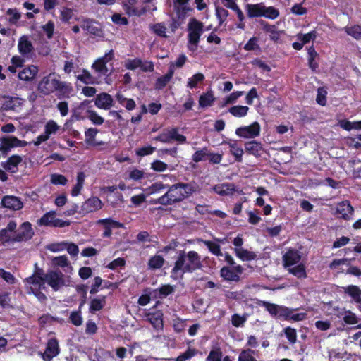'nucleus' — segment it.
Instances as JSON below:
<instances>
[{"label":"nucleus","instance_id":"f8f14e48","mask_svg":"<svg viewBox=\"0 0 361 361\" xmlns=\"http://www.w3.org/2000/svg\"><path fill=\"white\" fill-rule=\"evenodd\" d=\"M63 274L61 271H51L46 274V281L54 291H58L64 286Z\"/></svg>","mask_w":361,"mask_h":361},{"label":"nucleus","instance_id":"603ef678","mask_svg":"<svg viewBox=\"0 0 361 361\" xmlns=\"http://www.w3.org/2000/svg\"><path fill=\"white\" fill-rule=\"evenodd\" d=\"M99 130L97 128H90L85 132V142L87 145L95 146L94 139Z\"/></svg>","mask_w":361,"mask_h":361},{"label":"nucleus","instance_id":"5fc2aeb1","mask_svg":"<svg viewBox=\"0 0 361 361\" xmlns=\"http://www.w3.org/2000/svg\"><path fill=\"white\" fill-rule=\"evenodd\" d=\"M264 15H263V17L271 20L277 18L280 14L279 11L274 6L266 7L264 5Z\"/></svg>","mask_w":361,"mask_h":361},{"label":"nucleus","instance_id":"6e6552de","mask_svg":"<svg viewBox=\"0 0 361 361\" xmlns=\"http://www.w3.org/2000/svg\"><path fill=\"white\" fill-rule=\"evenodd\" d=\"M261 127L255 121L249 126H240L235 130V134L244 139H254L260 135Z\"/></svg>","mask_w":361,"mask_h":361},{"label":"nucleus","instance_id":"c03bdc74","mask_svg":"<svg viewBox=\"0 0 361 361\" xmlns=\"http://www.w3.org/2000/svg\"><path fill=\"white\" fill-rule=\"evenodd\" d=\"M288 271L298 279H305L307 277L305 267L303 264H299L288 269Z\"/></svg>","mask_w":361,"mask_h":361},{"label":"nucleus","instance_id":"2eb2a0df","mask_svg":"<svg viewBox=\"0 0 361 361\" xmlns=\"http://www.w3.org/2000/svg\"><path fill=\"white\" fill-rule=\"evenodd\" d=\"M245 151L256 158H259L262 153L265 152L262 143L255 140L245 142Z\"/></svg>","mask_w":361,"mask_h":361},{"label":"nucleus","instance_id":"f3484780","mask_svg":"<svg viewBox=\"0 0 361 361\" xmlns=\"http://www.w3.org/2000/svg\"><path fill=\"white\" fill-rule=\"evenodd\" d=\"M354 212V209L348 200L339 202L336 209V212L340 214V217L344 220H349Z\"/></svg>","mask_w":361,"mask_h":361},{"label":"nucleus","instance_id":"f704fd0d","mask_svg":"<svg viewBox=\"0 0 361 361\" xmlns=\"http://www.w3.org/2000/svg\"><path fill=\"white\" fill-rule=\"evenodd\" d=\"M214 101L215 98L214 97L213 92L212 90L207 91L206 93H204L200 96L199 105L202 108L211 106Z\"/></svg>","mask_w":361,"mask_h":361},{"label":"nucleus","instance_id":"5701e85b","mask_svg":"<svg viewBox=\"0 0 361 361\" xmlns=\"http://www.w3.org/2000/svg\"><path fill=\"white\" fill-rule=\"evenodd\" d=\"M284 267L286 268L296 264L301 259L300 252L294 249L288 250L283 257Z\"/></svg>","mask_w":361,"mask_h":361},{"label":"nucleus","instance_id":"49530a36","mask_svg":"<svg viewBox=\"0 0 361 361\" xmlns=\"http://www.w3.org/2000/svg\"><path fill=\"white\" fill-rule=\"evenodd\" d=\"M97 223L102 224L104 227L110 228H123V224L118 221L114 220L111 218H106L98 220Z\"/></svg>","mask_w":361,"mask_h":361},{"label":"nucleus","instance_id":"a878e982","mask_svg":"<svg viewBox=\"0 0 361 361\" xmlns=\"http://www.w3.org/2000/svg\"><path fill=\"white\" fill-rule=\"evenodd\" d=\"M23 99L17 97H4V102L2 104V109L5 111H15L18 107L23 105Z\"/></svg>","mask_w":361,"mask_h":361},{"label":"nucleus","instance_id":"0e129e2a","mask_svg":"<svg viewBox=\"0 0 361 361\" xmlns=\"http://www.w3.org/2000/svg\"><path fill=\"white\" fill-rule=\"evenodd\" d=\"M52 264L59 267H66L69 264L68 257L66 255L55 257L52 259Z\"/></svg>","mask_w":361,"mask_h":361},{"label":"nucleus","instance_id":"7c9ffc66","mask_svg":"<svg viewBox=\"0 0 361 361\" xmlns=\"http://www.w3.org/2000/svg\"><path fill=\"white\" fill-rule=\"evenodd\" d=\"M233 252L236 257L242 261H252L257 258V254L255 252L244 248L235 247Z\"/></svg>","mask_w":361,"mask_h":361},{"label":"nucleus","instance_id":"13d9d810","mask_svg":"<svg viewBox=\"0 0 361 361\" xmlns=\"http://www.w3.org/2000/svg\"><path fill=\"white\" fill-rule=\"evenodd\" d=\"M151 30L159 37L166 38V27L162 23H158L151 26Z\"/></svg>","mask_w":361,"mask_h":361},{"label":"nucleus","instance_id":"e2e57ef3","mask_svg":"<svg viewBox=\"0 0 361 361\" xmlns=\"http://www.w3.org/2000/svg\"><path fill=\"white\" fill-rule=\"evenodd\" d=\"M68 182L65 176L58 173H54L51 176V183L56 185H65Z\"/></svg>","mask_w":361,"mask_h":361},{"label":"nucleus","instance_id":"f257e3e1","mask_svg":"<svg viewBox=\"0 0 361 361\" xmlns=\"http://www.w3.org/2000/svg\"><path fill=\"white\" fill-rule=\"evenodd\" d=\"M202 267L201 257L196 251H189L186 253L184 250H181L171 269V277L174 280L182 279L184 274L192 273L201 269Z\"/></svg>","mask_w":361,"mask_h":361},{"label":"nucleus","instance_id":"4d7b16f0","mask_svg":"<svg viewBox=\"0 0 361 361\" xmlns=\"http://www.w3.org/2000/svg\"><path fill=\"white\" fill-rule=\"evenodd\" d=\"M69 321L71 324L76 326H79L82 324L83 319L81 315L80 308L79 310L73 311L69 317Z\"/></svg>","mask_w":361,"mask_h":361},{"label":"nucleus","instance_id":"b1692460","mask_svg":"<svg viewBox=\"0 0 361 361\" xmlns=\"http://www.w3.org/2000/svg\"><path fill=\"white\" fill-rule=\"evenodd\" d=\"M1 204L4 207L13 210H20L23 207V204L20 198L15 196H4L2 198Z\"/></svg>","mask_w":361,"mask_h":361},{"label":"nucleus","instance_id":"8fccbe9b","mask_svg":"<svg viewBox=\"0 0 361 361\" xmlns=\"http://www.w3.org/2000/svg\"><path fill=\"white\" fill-rule=\"evenodd\" d=\"M209 150L207 147H204L199 150H197L192 156V160L195 163L204 161L208 157Z\"/></svg>","mask_w":361,"mask_h":361},{"label":"nucleus","instance_id":"de8ad7c7","mask_svg":"<svg viewBox=\"0 0 361 361\" xmlns=\"http://www.w3.org/2000/svg\"><path fill=\"white\" fill-rule=\"evenodd\" d=\"M164 259L161 255H154L148 261V267L149 269H158L163 267Z\"/></svg>","mask_w":361,"mask_h":361},{"label":"nucleus","instance_id":"412c9836","mask_svg":"<svg viewBox=\"0 0 361 361\" xmlns=\"http://www.w3.org/2000/svg\"><path fill=\"white\" fill-rule=\"evenodd\" d=\"M45 276L46 274L44 273L43 269H37L31 276L26 279V281L35 287L41 288L46 282Z\"/></svg>","mask_w":361,"mask_h":361},{"label":"nucleus","instance_id":"774afa93","mask_svg":"<svg viewBox=\"0 0 361 361\" xmlns=\"http://www.w3.org/2000/svg\"><path fill=\"white\" fill-rule=\"evenodd\" d=\"M59 128V126L57 123L53 121H49L45 125V131L44 133L50 137V135L55 133Z\"/></svg>","mask_w":361,"mask_h":361},{"label":"nucleus","instance_id":"393cba45","mask_svg":"<svg viewBox=\"0 0 361 361\" xmlns=\"http://www.w3.org/2000/svg\"><path fill=\"white\" fill-rule=\"evenodd\" d=\"M213 190L221 196L232 195L236 190L235 185L231 183L216 184L213 187Z\"/></svg>","mask_w":361,"mask_h":361},{"label":"nucleus","instance_id":"39448f33","mask_svg":"<svg viewBox=\"0 0 361 361\" xmlns=\"http://www.w3.org/2000/svg\"><path fill=\"white\" fill-rule=\"evenodd\" d=\"M37 224L39 226L63 228L69 226L71 225V221L69 220H63L56 218V212L51 210L46 212L40 219H39Z\"/></svg>","mask_w":361,"mask_h":361},{"label":"nucleus","instance_id":"2f4dec72","mask_svg":"<svg viewBox=\"0 0 361 361\" xmlns=\"http://www.w3.org/2000/svg\"><path fill=\"white\" fill-rule=\"evenodd\" d=\"M344 293L348 295L356 303L361 300V289L355 285H349L345 287H343Z\"/></svg>","mask_w":361,"mask_h":361},{"label":"nucleus","instance_id":"58836bf2","mask_svg":"<svg viewBox=\"0 0 361 361\" xmlns=\"http://www.w3.org/2000/svg\"><path fill=\"white\" fill-rule=\"evenodd\" d=\"M189 0H174V8L176 12L180 15L185 16L190 8L187 6Z\"/></svg>","mask_w":361,"mask_h":361},{"label":"nucleus","instance_id":"79ce46f5","mask_svg":"<svg viewBox=\"0 0 361 361\" xmlns=\"http://www.w3.org/2000/svg\"><path fill=\"white\" fill-rule=\"evenodd\" d=\"M249 107L247 106H233L229 108L228 112L235 117H243L247 114Z\"/></svg>","mask_w":361,"mask_h":361},{"label":"nucleus","instance_id":"4468645a","mask_svg":"<svg viewBox=\"0 0 361 361\" xmlns=\"http://www.w3.org/2000/svg\"><path fill=\"white\" fill-rule=\"evenodd\" d=\"M103 203L101 200L97 197H92L85 200L82 206L80 214H85L90 212H94L101 209L103 207Z\"/></svg>","mask_w":361,"mask_h":361},{"label":"nucleus","instance_id":"69168bd1","mask_svg":"<svg viewBox=\"0 0 361 361\" xmlns=\"http://www.w3.org/2000/svg\"><path fill=\"white\" fill-rule=\"evenodd\" d=\"M228 13V11L226 8L221 6L216 7V15L219 21V25H221L226 20Z\"/></svg>","mask_w":361,"mask_h":361},{"label":"nucleus","instance_id":"20e7f679","mask_svg":"<svg viewBox=\"0 0 361 361\" xmlns=\"http://www.w3.org/2000/svg\"><path fill=\"white\" fill-rule=\"evenodd\" d=\"M204 24L195 18H191L188 23V47L190 50H196L202 35L204 33Z\"/></svg>","mask_w":361,"mask_h":361},{"label":"nucleus","instance_id":"bf43d9fd","mask_svg":"<svg viewBox=\"0 0 361 361\" xmlns=\"http://www.w3.org/2000/svg\"><path fill=\"white\" fill-rule=\"evenodd\" d=\"M223 357V353L220 348L212 350L205 361H221Z\"/></svg>","mask_w":361,"mask_h":361},{"label":"nucleus","instance_id":"ea45409f","mask_svg":"<svg viewBox=\"0 0 361 361\" xmlns=\"http://www.w3.org/2000/svg\"><path fill=\"white\" fill-rule=\"evenodd\" d=\"M77 80L82 82L85 85H93L97 83L96 78L91 75V73L87 70L83 68L82 73L76 76Z\"/></svg>","mask_w":361,"mask_h":361},{"label":"nucleus","instance_id":"09e8293b","mask_svg":"<svg viewBox=\"0 0 361 361\" xmlns=\"http://www.w3.org/2000/svg\"><path fill=\"white\" fill-rule=\"evenodd\" d=\"M58 319L51 316L50 314H43L38 319V324L41 328H45L47 326L52 325L53 322Z\"/></svg>","mask_w":361,"mask_h":361},{"label":"nucleus","instance_id":"052dcab7","mask_svg":"<svg viewBox=\"0 0 361 361\" xmlns=\"http://www.w3.org/2000/svg\"><path fill=\"white\" fill-rule=\"evenodd\" d=\"M87 114L88 118L94 125L100 126L104 121V119L102 116H100L95 111L88 110Z\"/></svg>","mask_w":361,"mask_h":361},{"label":"nucleus","instance_id":"cd10ccee","mask_svg":"<svg viewBox=\"0 0 361 361\" xmlns=\"http://www.w3.org/2000/svg\"><path fill=\"white\" fill-rule=\"evenodd\" d=\"M38 72V68L35 66H31L23 68L18 73V78L24 81L32 80Z\"/></svg>","mask_w":361,"mask_h":361},{"label":"nucleus","instance_id":"0eeeda50","mask_svg":"<svg viewBox=\"0 0 361 361\" xmlns=\"http://www.w3.org/2000/svg\"><path fill=\"white\" fill-rule=\"evenodd\" d=\"M59 340L56 337L49 338L46 343L45 350L39 355L44 361H51L60 353Z\"/></svg>","mask_w":361,"mask_h":361},{"label":"nucleus","instance_id":"423d86ee","mask_svg":"<svg viewBox=\"0 0 361 361\" xmlns=\"http://www.w3.org/2000/svg\"><path fill=\"white\" fill-rule=\"evenodd\" d=\"M60 75L56 73H50L44 76L38 83V91L44 96L54 93Z\"/></svg>","mask_w":361,"mask_h":361},{"label":"nucleus","instance_id":"a211bd4d","mask_svg":"<svg viewBox=\"0 0 361 361\" xmlns=\"http://www.w3.org/2000/svg\"><path fill=\"white\" fill-rule=\"evenodd\" d=\"M18 49L19 53L24 56H27L32 53L34 51V47L32 42L29 40L28 36L23 35L19 38Z\"/></svg>","mask_w":361,"mask_h":361},{"label":"nucleus","instance_id":"6ab92c4d","mask_svg":"<svg viewBox=\"0 0 361 361\" xmlns=\"http://www.w3.org/2000/svg\"><path fill=\"white\" fill-rule=\"evenodd\" d=\"M22 161L20 156L14 154L8 157L6 161L1 162V165L6 171L14 173L17 172L18 166Z\"/></svg>","mask_w":361,"mask_h":361},{"label":"nucleus","instance_id":"6e6d98bb","mask_svg":"<svg viewBox=\"0 0 361 361\" xmlns=\"http://www.w3.org/2000/svg\"><path fill=\"white\" fill-rule=\"evenodd\" d=\"M6 15L11 16L8 22L11 25H17L18 21L21 18L20 13L16 8H8L6 11Z\"/></svg>","mask_w":361,"mask_h":361},{"label":"nucleus","instance_id":"338daca9","mask_svg":"<svg viewBox=\"0 0 361 361\" xmlns=\"http://www.w3.org/2000/svg\"><path fill=\"white\" fill-rule=\"evenodd\" d=\"M257 42H258V38L256 37H252L244 45L243 49L245 51H254L256 49H259V46L257 44Z\"/></svg>","mask_w":361,"mask_h":361},{"label":"nucleus","instance_id":"a19ab883","mask_svg":"<svg viewBox=\"0 0 361 361\" xmlns=\"http://www.w3.org/2000/svg\"><path fill=\"white\" fill-rule=\"evenodd\" d=\"M199 350L195 348H188V349L183 353L180 354L175 360V361H188L193 357L196 356Z\"/></svg>","mask_w":361,"mask_h":361},{"label":"nucleus","instance_id":"bb28decb","mask_svg":"<svg viewBox=\"0 0 361 361\" xmlns=\"http://www.w3.org/2000/svg\"><path fill=\"white\" fill-rule=\"evenodd\" d=\"M220 276L227 281L238 282L240 280V276L234 271L233 269L227 266L220 269Z\"/></svg>","mask_w":361,"mask_h":361},{"label":"nucleus","instance_id":"3c124183","mask_svg":"<svg viewBox=\"0 0 361 361\" xmlns=\"http://www.w3.org/2000/svg\"><path fill=\"white\" fill-rule=\"evenodd\" d=\"M204 74L197 73L193 75L191 78H188L187 86L190 89H194L197 87L199 82L204 80Z\"/></svg>","mask_w":361,"mask_h":361},{"label":"nucleus","instance_id":"4be33fe9","mask_svg":"<svg viewBox=\"0 0 361 361\" xmlns=\"http://www.w3.org/2000/svg\"><path fill=\"white\" fill-rule=\"evenodd\" d=\"M247 16L250 18L263 17L264 13V4H247L245 6Z\"/></svg>","mask_w":361,"mask_h":361},{"label":"nucleus","instance_id":"72a5a7b5","mask_svg":"<svg viewBox=\"0 0 361 361\" xmlns=\"http://www.w3.org/2000/svg\"><path fill=\"white\" fill-rule=\"evenodd\" d=\"M106 297L105 295H100L99 298L91 300L89 307L90 312L95 313L102 310L106 305Z\"/></svg>","mask_w":361,"mask_h":361},{"label":"nucleus","instance_id":"e433bc0d","mask_svg":"<svg viewBox=\"0 0 361 361\" xmlns=\"http://www.w3.org/2000/svg\"><path fill=\"white\" fill-rule=\"evenodd\" d=\"M175 291V286L170 284H164L154 290L156 296L159 298H166Z\"/></svg>","mask_w":361,"mask_h":361},{"label":"nucleus","instance_id":"37998d69","mask_svg":"<svg viewBox=\"0 0 361 361\" xmlns=\"http://www.w3.org/2000/svg\"><path fill=\"white\" fill-rule=\"evenodd\" d=\"M92 68L102 75H108L109 69L103 59H97L92 65Z\"/></svg>","mask_w":361,"mask_h":361},{"label":"nucleus","instance_id":"680f3d73","mask_svg":"<svg viewBox=\"0 0 361 361\" xmlns=\"http://www.w3.org/2000/svg\"><path fill=\"white\" fill-rule=\"evenodd\" d=\"M169 133L171 141L175 140L180 143H184L186 142V137L178 133V128H172L171 130H169Z\"/></svg>","mask_w":361,"mask_h":361},{"label":"nucleus","instance_id":"864d4df0","mask_svg":"<svg viewBox=\"0 0 361 361\" xmlns=\"http://www.w3.org/2000/svg\"><path fill=\"white\" fill-rule=\"evenodd\" d=\"M345 32L352 36L355 39H361V26L359 25H355L350 27H345Z\"/></svg>","mask_w":361,"mask_h":361},{"label":"nucleus","instance_id":"4c0bfd02","mask_svg":"<svg viewBox=\"0 0 361 361\" xmlns=\"http://www.w3.org/2000/svg\"><path fill=\"white\" fill-rule=\"evenodd\" d=\"M228 145L230 147V153L234 157L235 161L239 163L242 162L243 155L244 154L243 148L239 147L235 142L228 143Z\"/></svg>","mask_w":361,"mask_h":361},{"label":"nucleus","instance_id":"9b49d317","mask_svg":"<svg viewBox=\"0 0 361 361\" xmlns=\"http://www.w3.org/2000/svg\"><path fill=\"white\" fill-rule=\"evenodd\" d=\"M147 321L152 325L156 330H162L164 328L163 317L164 314L161 310H157L155 307H152L145 314Z\"/></svg>","mask_w":361,"mask_h":361},{"label":"nucleus","instance_id":"f03ea898","mask_svg":"<svg viewBox=\"0 0 361 361\" xmlns=\"http://www.w3.org/2000/svg\"><path fill=\"white\" fill-rule=\"evenodd\" d=\"M167 191L164 195L168 206L179 203L191 196L197 190L195 183H177L171 185L168 184Z\"/></svg>","mask_w":361,"mask_h":361},{"label":"nucleus","instance_id":"473e14b6","mask_svg":"<svg viewBox=\"0 0 361 361\" xmlns=\"http://www.w3.org/2000/svg\"><path fill=\"white\" fill-rule=\"evenodd\" d=\"M1 142L0 151L4 157H6L8 154L11 148L17 147L14 142V136L3 137Z\"/></svg>","mask_w":361,"mask_h":361},{"label":"nucleus","instance_id":"c9c22d12","mask_svg":"<svg viewBox=\"0 0 361 361\" xmlns=\"http://www.w3.org/2000/svg\"><path fill=\"white\" fill-rule=\"evenodd\" d=\"M108 202L113 208H120L123 207L124 198L120 192H116L112 194L108 199Z\"/></svg>","mask_w":361,"mask_h":361},{"label":"nucleus","instance_id":"1a4fd4ad","mask_svg":"<svg viewBox=\"0 0 361 361\" xmlns=\"http://www.w3.org/2000/svg\"><path fill=\"white\" fill-rule=\"evenodd\" d=\"M16 233L12 237L13 243L26 242L32 239L35 233L32 224L29 221L23 222Z\"/></svg>","mask_w":361,"mask_h":361},{"label":"nucleus","instance_id":"aec40b11","mask_svg":"<svg viewBox=\"0 0 361 361\" xmlns=\"http://www.w3.org/2000/svg\"><path fill=\"white\" fill-rule=\"evenodd\" d=\"M259 23L264 32L270 34L269 38L271 41L277 42L279 39L281 31H279L277 30L276 25H270L268 22L264 20H260Z\"/></svg>","mask_w":361,"mask_h":361},{"label":"nucleus","instance_id":"ddd939ff","mask_svg":"<svg viewBox=\"0 0 361 361\" xmlns=\"http://www.w3.org/2000/svg\"><path fill=\"white\" fill-rule=\"evenodd\" d=\"M81 27L88 32L90 35L96 37H103L104 31L99 22L95 20L85 18L82 20Z\"/></svg>","mask_w":361,"mask_h":361},{"label":"nucleus","instance_id":"9d476101","mask_svg":"<svg viewBox=\"0 0 361 361\" xmlns=\"http://www.w3.org/2000/svg\"><path fill=\"white\" fill-rule=\"evenodd\" d=\"M54 93L59 99H69L74 95V89L71 82L62 81L59 78Z\"/></svg>","mask_w":361,"mask_h":361},{"label":"nucleus","instance_id":"c85d7f7f","mask_svg":"<svg viewBox=\"0 0 361 361\" xmlns=\"http://www.w3.org/2000/svg\"><path fill=\"white\" fill-rule=\"evenodd\" d=\"M197 243H203L208 248L209 251L215 256L219 257L223 256V253L221 250V246L216 242L207 240H203L202 238L197 239Z\"/></svg>","mask_w":361,"mask_h":361},{"label":"nucleus","instance_id":"7ed1b4c3","mask_svg":"<svg viewBox=\"0 0 361 361\" xmlns=\"http://www.w3.org/2000/svg\"><path fill=\"white\" fill-rule=\"evenodd\" d=\"M258 304L264 307L270 315L274 318L282 319L287 321L293 320L294 322H300L305 319L307 317L305 312L294 314L293 310L292 309L267 301L262 300Z\"/></svg>","mask_w":361,"mask_h":361},{"label":"nucleus","instance_id":"dca6fc26","mask_svg":"<svg viewBox=\"0 0 361 361\" xmlns=\"http://www.w3.org/2000/svg\"><path fill=\"white\" fill-rule=\"evenodd\" d=\"M94 104L99 109L108 110L113 106L114 99L109 94L102 92L96 96Z\"/></svg>","mask_w":361,"mask_h":361},{"label":"nucleus","instance_id":"c756f323","mask_svg":"<svg viewBox=\"0 0 361 361\" xmlns=\"http://www.w3.org/2000/svg\"><path fill=\"white\" fill-rule=\"evenodd\" d=\"M173 74L174 71L173 68L171 67L168 71L167 73L158 78L156 80L154 88L156 90H162L163 88H164L173 78Z\"/></svg>","mask_w":361,"mask_h":361},{"label":"nucleus","instance_id":"a18cd8bd","mask_svg":"<svg viewBox=\"0 0 361 361\" xmlns=\"http://www.w3.org/2000/svg\"><path fill=\"white\" fill-rule=\"evenodd\" d=\"M255 351L251 348H246L241 350L238 361H257L254 357Z\"/></svg>","mask_w":361,"mask_h":361}]
</instances>
